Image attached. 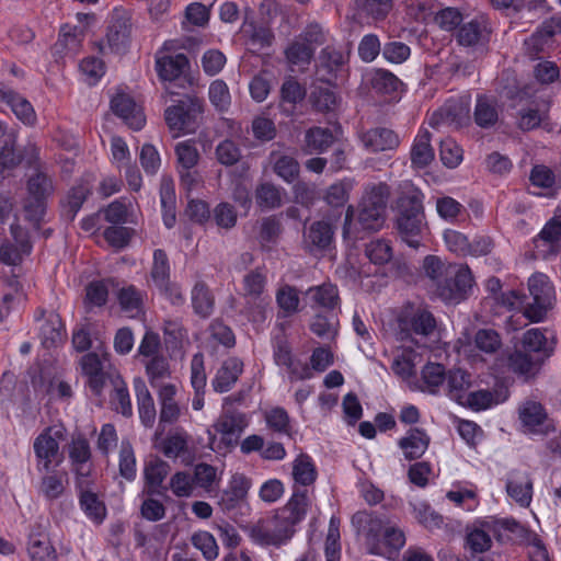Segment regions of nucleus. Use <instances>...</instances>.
<instances>
[{
	"instance_id": "1",
	"label": "nucleus",
	"mask_w": 561,
	"mask_h": 561,
	"mask_svg": "<svg viewBox=\"0 0 561 561\" xmlns=\"http://www.w3.org/2000/svg\"><path fill=\"white\" fill-rule=\"evenodd\" d=\"M311 499L307 490L297 488L289 501L274 515L260 519L251 527V538L264 546H282L291 539L296 533V526L305 518Z\"/></svg>"
},
{
	"instance_id": "2",
	"label": "nucleus",
	"mask_w": 561,
	"mask_h": 561,
	"mask_svg": "<svg viewBox=\"0 0 561 561\" xmlns=\"http://www.w3.org/2000/svg\"><path fill=\"white\" fill-rule=\"evenodd\" d=\"M528 290L531 301H524L519 294L511 291L514 300L507 298L504 301L511 308L520 304L524 308V314L533 322L541 321L549 309L552 308L556 300L554 288L549 277L542 273H536L528 279Z\"/></svg>"
},
{
	"instance_id": "3",
	"label": "nucleus",
	"mask_w": 561,
	"mask_h": 561,
	"mask_svg": "<svg viewBox=\"0 0 561 561\" xmlns=\"http://www.w3.org/2000/svg\"><path fill=\"white\" fill-rule=\"evenodd\" d=\"M204 102L196 95L185 94L164 111V119L173 137L193 134L203 122Z\"/></svg>"
},
{
	"instance_id": "4",
	"label": "nucleus",
	"mask_w": 561,
	"mask_h": 561,
	"mask_svg": "<svg viewBox=\"0 0 561 561\" xmlns=\"http://www.w3.org/2000/svg\"><path fill=\"white\" fill-rule=\"evenodd\" d=\"M389 197L390 187L383 182L370 183L365 187L357 214L362 230L377 231L382 227Z\"/></svg>"
},
{
	"instance_id": "5",
	"label": "nucleus",
	"mask_w": 561,
	"mask_h": 561,
	"mask_svg": "<svg viewBox=\"0 0 561 561\" xmlns=\"http://www.w3.org/2000/svg\"><path fill=\"white\" fill-rule=\"evenodd\" d=\"M473 285V276L468 265L449 264L445 277L439 280L436 294L444 301L459 304L465 300Z\"/></svg>"
},
{
	"instance_id": "6",
	"label": "nucleus",
	"mask_w": 561,
	"mask_h": 561,
	"mask_svg": "<svg viewBox=\"0 0 561 561\" xmlns=\"http://www.w3.org/2000/svg\"><path fill=\"white\" fill-rule=\"evenodd\" d=\"M353 522L363 528L369 553L381 556L383 551L381 550L382 545L386 543V527H388L391 522L364 512L355 514Z\"/></svg>"
},
{
	"instance_id": "7",
	"label": "nucleus",
	"mask_w": 561,
	"mask_h": 561,
	"mask_svg": "<svg viewBox=\"0 0 561 561\" xmlns=\"http://www.w3.org/2000/svg\"><path fill=\"white\" fill-rule=\"evenodd\" d=\"M274 360L278 366L287 369L291 380H304L312 377V371L306 363L295 359L291 347L285 335H278L274 339L273 344Z\"/></svg>"
},
{
	"instance_id": "8",
	"label": "nucleus",
	"mask_w": 561,
	"mask_h": 561,
	"mask_svg": "<svg viewBox=\"0 0 561 561\" xmlns=\"http://www.w3.org/2000/svg\"><path fill=\"white\" fill-rule=\"evenodd\" d=\"M190 67L188 58L184 54H176L174 56H164L157 60V71L159 77L169 81L165 87V93L168 95H178L175 90V81L185 72Z\"/></svg>"
},
{
	"instance_id": "9",
	"label": "nucleus",
	"mask_w": 561,
	"mask_h": 561,
	"mask_svg": "<svg viewBox=\"0 0 561 561\" xmlns=\"http://www.w3.org/2000/svg\"><path fill=\"white\" fill-rule=\"evenodd\" d=\"M247 415L232 409H225L217 422L214 424L216 432L222 435L227 445L237 444L241 433L248 426Z\"/></svg>"
},
{
	"instance_id": "10",
	"label": "nucleus",
	"mask_w": 561,
	"mask_h": 561,
	"mask_svg": "<svg viewBox=\"0 0 561 561\" xmlns=\"http://www.w3.org/2000/svg\"><path fill=\"white\" fill-rule=\"evenodd\" d=\"M111 108L134 130L141 129L146 123L142 108L128 94H116L111 101Z\"/></svg>"
},
{
	"instance_id": "11",
	"label": "nucleus",
	"mask_w": 561,
	"mask_h": 561,
	"mask_svg": "<svg viewBox=\"0 0 561 561\" xmlns=\"http://www.w3.org/2000/svg\"><path fill=\"white\" fill-rule=\"evenodd\" d=\"M36 320H42L39 327V337L42 345L46 348L56 347L65 340V330L59 314L45 310H39L35 316Z\"/></svg>"
},
{
	"instance_id": "12",
	"label": "nucleus",
	"mask_w": 561,
	"mask_h": 561,
	"mask_svg": "<svg viewBox=\"0 0 561 561\" xmlns=\"http://www.w3.org/2000/svg\"><path fill=\"white\" fill-rule=\"evenodd\" d=\"M364 147L373 152L396 149L399 146L398 135L388 128H371L360 136Z\"/></svg>"
},
{
	"instance_id": "13",
	"label": "nucleus",
	"mask_w": 561,
	"mask_h": 561,
	"mask_svg": "<svg viewBox=\"0 0 561 561\" xmlns=\"http://www.w3.org/2000/svg\"><path fill=\"white\" fill-rule=\"evenodd\" d=\"M0 102L7 103L23 124L33 126L36 123V113L32 104L13 90L0 87Z\"/></svg>"
},
{
	"instance_id": "14",
	"label": "nucleus",
	"mask_w": 561,
	"mask_h": 561,
	"mask_svg": "<svg viewBox=\"0 0 561 561\" xmlns=\"http://www.w3.org/2000/svg\"><path fill=\"white\" fill-rule=\"evenodd\" d=\"M243 371V363L237 357H229L217 370L211 386L216 392L224 393L229 391L237 382Z\"/></svg>"
},
{
	"instance_id": "15",
	"label": "nucleus",
	"mask_w": 561,
	"mask_h": 561,
	"mask_svg": "<svg viewBox=\"0 0 561 561\" xmlns=\"http://www.w3.org/2000/svg\"><path fill=\"white\" fill-rule=\"evenodd\" d=\"M130 36V22L124 15H114L107 27L106 41L108 48L115 53L126 50Z\"/></svg>"
},
{
	"instance_id": "16",
	"label": "nucleus",
	"mask_w": 561,
	"mask_h": 561,
	"mask_svg": "<svg viewBox=\"0 0 561 561\" xmlns=\"http://www.w3.org/2000/svg\"><path fill=\"white\" fill-rule=\"evenodd\" d=\"M82 37L83 31L78 26L64 25L53 47L54 55L60 58L76 55L81 48Z\"/></svg>"
},
{
	"instance_id": "17",
	"label": "nucleus",
	"mask_w": 561,
	"mask_h": 561,
	"mask_svg": "<svg viewBox=\"0 0 561 561\" xmlns=\"http://www.w3.org/2000/svg\"><path fill=\"white\" fill-rule=\"evenodd\" d=\"M397 230L402 239L409 247L417 249L422 243V233L426 227L425 219L397 216L396 219Z\"/></svg>"
},
{
	"instance_id": "18",
	"label": "nucleus",
	"mask_w": 561,
	"mask_h": 561,
	"mask_svg": "<svg viewBox=\"0 0 561 561\" xmlns=\"http://www.w3.org/2000/svg\"><path fill=\"white\" fill-rule=\"evenodd\" d=\"M542 362V357L534 356L522 350H515L506 358L508 370L526 378L535 376Z\"/></svg>"
},
{
	"instance_id": "19",
	"label": "nucleus",
	"mask_w": 561,
	"mask_h": 561,
	"mask_svg": "<svg viewBox=\"0 0 561 561\" xmlns=\"http://www.w3.org/2000/svg\"><path fill=\"white\" fill-rule=\"evenodd\" d=\"M507 494L520 506L527 507L531 502L533 482L528 473L514 471L506 482Z\"/></svg>"
},
{
	"instance_id": "20",
	"label": "nucleus",
	"mask_w": 561,
	"mask_h": 561,
	"mask_svg": "<svg viewBox=\"0 0 561 561\" xmlns=\"http://www.w3.org/2000/svg\"><path fill=\"white\" fill-rule=\"evenodd\" d=\"M500 118V107L494 98L480 95L477 99L473 119L474 123L484 129L494 127Z\"/></svg>"
},
{
	"instance_id": "21",
	"label": "nucleus",
	"mask_w": 561,
	"mask_h": 561,
	"mask_svg": "<svg viewBox=\"0 0 561 561\" xmlns=\"http://www.w3.org/2000/svg\"><path fill=\"white\" fill-rule=\"evenodd\" d=\"M170 470V465L160 458L148 461L144 469L146 493L149 495L161 494L160 488Z\"/></svg>"
},
{
	"instance_id": "22",
	"label": "nucleus",
	"mask_w": 561,
	"mask_h": 561,
	"mask_svg": "<svg viewBox=\"0 0 561 561\" xmlns=\"http://www.w3.org/2000/svg\"><path fill=\"white\" fill-rule=\"evenodd\" d=\"M134 389L137 398L139 417L141 420V423L146 427H152L157 417L153 398L150 391L148 390L145 381L140 378L135 379Z\"/></svg>"
},
{
	"instance_id": "23",
	"label": "nucleus",
	"mask_w": 561,
	"mask_h": 561,
	"mask_svg": "<svg viewBox=\"0 0 561 561\" xmlns=\"http://www.w3.org/2000/svg\"><path fill=\"white\" fill-rule=\"evenodd\" d=\"M430 444L427 434L417 427L410 428L408 435L399 440V446L408 460L421 458Z\"/></svg>"
},
{
	"instance_id": "24",
	"label": "nucleus",
	"mask_w": 561,
	"mask_h": 561,
	"mask_svg": "<svg viewBox=\"0 0 561 561\" xmlns=\"http://www.w3.org/2000/svg\"><path fill=\"white\" fill-rule=\"evenodd\" d=\"M28 556L32 561H55L57 552L44 530L33 531L28 538Z\"/></svg>"
},
{
	"instance_id": "25",
	"label": "nucleus",
	"mask_w": 561,
	"mask_h": 561,
	"mask_svg": "<svg viewBox=\"0 0 561 561\" xmlns=\"http://www.w3.org/2000/svg\"><path fill=\"white\" fill-rule=\"evenodd\" d=\"M191 300L194 312L206 319L215 309V296L204 280H197L191 291Z\"/></svg>"
},
{
	"instance_id": "26",
	"label": "nucleus",
	"mask_w": 561,
	"mask_h": 561,
	"mask_svg": "<svg viewBox=\"0 0 561 561\" xmlns=\"http://www.w3.org/2000/svg\"><path fill=\"white\" fill-rule=\"evenodd\" d=\"M176 387L171 383L163 385L159 389L158 397L161 405L159 426H161L162 423L172 424L179 420L181 409L174 399Z\"/></svg>"
},
{
	"instance_id": "27",
	"label": "nucleus",
	"mask_w": 561,
	"mask_h": 561,
	"mask_svg": "<svg viewBox=\"0 0 561 561\" xmlns=\"http://www.w3.org/2000/svg\"><path fill=\"white\" fill-rule=\"evenodd\" d=\"M435 153L431 145V134L428 130H422L417 134L411 148V163L416 169H423L431 164Z\"/></svg>"
},
{
	"instance_id": "28",
	"label": "nucleus",
	"mask_w": 561,
	"mask_h": 561,
	"mask_svg": "<svg viewBox=\"0 0 561 561\" xmlns=\"http://www.w3.org/2000/svg\"><path fill=\"white\" fill-rule=\"evenodd\" d=\"M306 295L311 299L312 307L333 310L340 305L339 289L331 283L310 287Z\"/></svg>"
},
{
	"instance_id": "29",
	"label": "nucleus",
	"mask_w": 561,
	"mask_h": 561,
	"mask_svg": "<svg viewBox=\"0 0 561 561\" xmlns=\"http://www.w3.org/2000/svg\"><path fill=\"white\" fill-rule=\"evenodd\" d=\"M317 476V469L311 458L306 454L299 455L293 465V478L296 483L294 491L297 488L308 491L307 486L314 483Z\"/></svg>"
},
{
	"instance_id": "30",
	"label": "nucleus",
	"mask_w": 561,
	"mask_h": 561,
	"mask_svg": "<svg viewBox=\"0 0 561 561\" xmlns=\"http://www.w3.org/2000/svg\"><path fill=\"white\" fill-rule=\"evenodd\" d=\"M250 488V481L243 474H234L231 478L229 488L224 491L219 504L224 510H231L244 500Z\"/></svg>"
},
{
	"instance_id": "31",
	"label": "nucleus",
	"mask_w": 561,
	"mask_h": 561,
	"mask_svg": "<svg viewBox=\"0 0 561 561\" xmlns=\"http://www.w3.org/2000/svg\"><path fill=\"white\" fill-rule=\"evenodd\" d=\"M335 138L328 128L311 127L305 134L304 151L306 153H321L331 147Z\"/></svg>"
},
{
	"instance_id": "32",
	"label": "nucleus",
	"mask_w": 561,
	"mask_h": 561,
	"mask_svg": "<svg viewBox=\"0 0 561 561\" xmlns=\"http://www.w3.org/2000/svg\"><path fill=\"white\" fill-rule=\"evenodd\" d=\"M34 450L38 459V469L48 471L58 454L59 445L50 435L41 434L34 442Z\"/></svg>"
},
{
	"instance_id": "33",
	"label": "nucleus",
	"mask_w": 561,
	"mask_h": 561,
	"mask_svg": "<svg viewBox=\"0 0 561 561\" xmlns=\"http://www.w3.org/2000/svg\"><path fill=\"white\" fill-rule=\"evenodd\" d=\"M334 236L332 225L327 220L314 221L305 233V241L308 245L319 250L327 249Z\"/></svg>"
},
{
	"instance_id": "34",
	"label": "nucleus",
	"mask_w": 561,
	"mask_h": 561,
	"mask_svg": "<svg viewBox=\"0 0 561 561\" xmlns=\"http://www.w3.org/2000/svg\"><path fill=\"white\" fill-rule=\"evenodd\" d=\"M446 380L447 394L460 404L471 387L470 374L463 369L455 368L448 371Z\"/></svg>"
},
{
	"instance_id": "35",
	"label": "nucleus",
	"mask_w": 561,
	"mask_h": 561,
	"mask_svg": "<svg viewBox=\"0 0 561 561\" xmlns=\"http://www.w3.org/2000/svg\"><path fill=\"white\" fill-rule=\"evenodd\" d=\"M357 13L375 22L383 21L393 8L394 0H354Z\"/></svg>"
},
{
	"instance_id": "36",
	"label": "nucleus",
	"mask_w": 561,
	"mask_h": 561,
	"mask_svg": "<svg viewBox=\"0 0 561 561\" xmlns=\"http://www.w3.org/2000/svg\"><path fill=\"white\" fill-rule=\"evenodd\" d=\"M398 215L425 219L423 195L417 190L402 193L397 201Z\"/></svg>"
},
{
	"instance_id": "37",
	"label": "nucleus",
	"mask_w": 561,
	"mask_h": 561,
	"mask_svg": "<svg viewBox=\"0 0 561 561\" xmlns=\"http://www.w3.org/2000/svg\"><path fill=\"white\" fill-rule=\"evenodd\" d=\"M112 385L111 404L114 410L122 413L124 416L133 415V405L129 397L127 386L119 376L110 379Z\"/></svg>"
},
{
	"instance_id": "38",
	"label": "nucleus",
	"mask_w": 561,
	"mask_h": 561,
	"mask_svg": "<svg viewBox=\"0 0 561 561\" xmlns=\"http://www.w3.org/2000/svg\"><path fill=\"white\" fill-rule=\"evenodd\" d=\"M547 415L542 405L538 402L528 401L519 410V419L531 432L546 433L548 427L541 428Z\"/></svg>"
},
{
	"instance_id": "39",
	"label": "nucleus",
	"mask_w": 561,
	"mask_h": 561,
	"mask_svg": "<svg viewBox=\"0 0 561 561\" xmlns=\"http://www.w3.org/2000/svg\"><path fill=\"white\" fill-rule=\"evenodd\" d=\"M270 159L273 163V171L287 183H293L299 175V163L290 156L272 152Z\"/></svg>"
},
{
	"instance_id": "40",
	"label": "nucleus",
	"mask_w": 561,
	"mask_h": 561,
	"mask_svg": "<svg viewBox=\"0 0 561 561\" xmlns=\"http://www.w3.org/2000/svg\"><path fill=\"white\" fill-rule=\"evenodd\" d=\"M547 339L540 329L527 330L522 339V351L531 354L534 356L549 357L551 350L546 347Z\"/></svg>"
},
{
	"instance_id": "41",
	"label": "nucleus",
	"mask_w": 561,
	"mask_h": 561,
	"mask_svg": "<svg viewBox=\"0 0 561 561\" xmlns=\"http://www.w3.org/2000/svg\"><path fill=\"white\" fill-rule=\"evenodd\" d=\"M55 191L51 176L44 170L37 169L27 181V193L47 199Z\"/></svg>"
},
{
	"instance_id": "42",
	"label": "nucleus",
	"mask_w": 561,
	"mask_h": 561,
	"mask_svg": "<svg viewBox=\"0 0 561 561\" xmlns=\"http://www.w3.org/2000/svg\"><path fill=\"white\" fill-rule=\"evenodd\" d=\"M89 194L90 187L84 183L71 187L68 192L66 203L62 204V215L68 220H73Z\"/></svg>"
},
{
	"instance_id": "43",
	"label": "nucleus",
	"mask_w": 561,
	"mask_h": 561,
	"mask_svg": "<svg viewBox=\"0 0 561 561\" xmlns=\"http://www.w3.org/2000/svg\"><path fill=\"white\" fill-rule=\"evenodd\" d=\"M161 451L168 458L185 457L188 454V436L183 432H175L167 436L161 443ZM185 460V458H183Z\"/></svg>"
},
{
	"instance_id": "44",
	"label": "nucleus",
	"mask_w": 561,
	"mask_h": 561,
	"mask_svg": "<svg viewBox=\"0 0 561 561\" xmlns=\"http://www.w3.org/2000/svg\"><path fill=\"white\" fill-rule=\"evenodd\" d=\"M445 367L438 363H428L422 368L423 390L436 394L446 380Z\"/></svg>"
},
{
	"instance_id": "45",
	"label": "nucleus",
	"mask_w": 561,
	"mask_h": 561,
	"mask_svg": "<svg viewBox=\"0 0 561 561\" xmlns=\"http://www.w3.org/2000/svg\"><path fill=\"white\" fill-rule=\"evenodd\" d=\"M405 545V535L394 523L386 527V543L382 545L381 557L394 559Z\"/></svg>"
},
{
	"instance_id": "46",
	"label": "nucleus",
	"mask_w": 561,
	"mask_h": 561,
	"mask_svg": "<svg viewBox=\"0 0 561 561\" xmlns=\"http://www.w3.org/2000/svg\"><path fill=\"white\" fill-rule=\"evenodd\" d=\"M69 457L73 463L77 465V472L81 476H87L89 470H84L85 463L90 460L91 450L87 438H73L69 446Z\"/></svg>"
},
{
	"instance_id": "47",
	"label": "nucleus",
	"mask_w": 561,
	"mask_h": 561,
	"mask_svg": "<svg viewBox=\"0 0 561 561\" xmlns=\"http://www.w3.org/2000/svg\"><path fill=\"white\" fill-rule=\"evenodd\" d=\"M310 102L318 112H332L337 106V98L332 88L314 87L310 93Z\"/></svg>"
},
{
	"instance_id": "48",
	"label": "nucleus",
	"mask_w": 561,
	"mask_h": 561,
	"mask_svg": "<svg viewBox=\"0 0 561 561\" xmlns=\"http://www.w3.org/2000/svg\"><path fill=\"white\" fill-rule=\"evenodd\" d=\"M370 84L378 93L392 94L399 90L402 83L392 72L376 69L371 76Z\"/></svg>"
},
{
	"instance_id": "49",
	"label": "nucleus",
	"mask_w": 561,
	"mask_h": 561,
	"mask_svg": "<svg viewBox=\"0 0 561 561\" xmlns=\"http://www.w3.org/2000/svg\"><path fill=\"white\" fill-rule=\"evenodd\" d=\"M547 117V108L545 106H530L522 108L518 112L517 126L523 131H529L540 126Z\"/></svg>"
},
{
	"instance_id": "50",
	"label": "nucleus",
	"mask_w": 561,
	"mask_h": 561,
	"mask_svg": "<svg viewBox=\"0 0 561 561\" xmlns=\"http://www.w3.org/2000/svg\"><path fill=\"white\" fill-rule=\"evenodd\" d=\"M150 276L154 284L162 288L168 285L170 278V263L167 253L157 249L153 252V262L150 271Z\"/></svg>"
},
{
	"instance_id": "51",
	"label": "nucleus",
	"mask_w": 561,
	"mask_h": 561,
	"mask_svg": "<svg viewBox=\"0 0 561 561\" xmlns=\"http://www.w3.org/2000/svg\"><path fill=\"white\" fill-rule=\"evenodd\" d=\"M119 474L128 481L136 478V457L129 440L123 439L119 448Z\"/></svg>"
},
{
	"instance_id": "52",
	"label": "nucleus",
	"mask_w": 561,
	"mask_h": 561,
	"mask_svg": "<svg viewBox=\"0 0 561 561\" xmlns=\"http://www.w3.org/2000/svg\"><path fill=\"white\" fill-rule=\"evenodd\" d=\"M145 365L149 382L156 387L157 382L170 376V367L168 359L163 355L141 359Z\"/></svg>"
},
{
	"instance_id": "53",
	"label": "nucleus",
	"mask_w": 561,
	"mask_h": 561,
	"mask_svg": "<svg viewBox=\"0 0 561 561\" xmlns=\"http://www.w3.org/2000/svg\"><path fill=\"white\" fill-rule=\"evenodd\" d=\"M299 295L296 287L284 285L276 293V302L285 317L291 316L298 311Z\"/></svg>"
},
{
	"instance_id": "54",
	"label": "nucleus",
	"mask_w": 561,
	"mask_h": 561,
	"mask_svg": "<svg viewBox=\"0 0 561 561\" xmlns=\"http://www.w3.org/2000/svg\"><path fill=\"white\" fill-rule=\"evenodd\" d=\"M365 254L371 263L382 265L391 260L392 248L388 241L377 239L366 244Z\"/></svg>"
},
{
	"instance_id": "55",
	"label": "nucleus",
	"mask_w": 561,
	"mask_h": 561,
	"mask_svg": "<svg viewBox=\"0 0 561 561\" xmlns=\"http://www.w3.org/2000/svg\"><path fill=\"white\" fill-rule=\"evenodd\" d=\"M486 31L485 25H483L478 20H472L466 24H463L457 34V41L460 45L463 46H473L480 43L483 38L484 32Z\"/></svg>"
},
{
	"instance_id": "56",
	"label": "nucleus",
	"mask_w": 561,
	"mask_h": 561,
	"mask_svg": "<svg viewBox=\"0 0 561 561\" xmlns=\"http://www.w3.org/2000/svg\"><path fill=\"white\" fill-rule=\"evenodd\" d=\"M476 347L486 354L496 353L502 346L500 334L492 329H480L474 335Z\"/></svg>"
},
{
	"instance_id": "57",
	"label": "nucleus",
	"mask_w": 561,
	"mask_h": 561,
	"mask_svg": "<svg viewBox=\"0 0 561 561\" xmlns=\"http://www.w3.org/2000/svg\"><path fill=\"white\" fill-rule=\"evenodd\" d=\"M256 203L262 208L273 209L282 205V193L272 183L261 184L255 192Z\"/></svg>"
},
{
	"instance_id": "58",
	"label": "nucleus",
	"mask_w": 561,
	"mask_h": 561,
	"mask_svg": "<svg viewBox=\"0 0 561 561\" xmlns=\"http://www.w3.org/2000/svg\"><path fill=\"white\" fill-rule=\"evenodd\" d=\"M192 545L198 549L207 561H214L218 557V545L215 537L208 531H198L192 536Z\"/></svg>"
},
{
	"instance_id": "59",
	"label": "nucleus",
	"mask_w": 561,
	"mask_h": 561,
	"mask_svg": "<svg viewBox=\"0 0 561 561\" xmlns=\"http://www.w3.org/2000/svg\"><path fill=\"white\" fill-rule=\"evenodd\" d=\"M314 47L304 43L300 38L293 42L286 49L287 60L293 65H308L313 57Z\"/></svg>"
},
{
	"instance_id": "60",
	"label": "nucleus",
	"mask_w": 561,
	"mask_h": 561,
	"mask_svg": "<svg viewBox=\"0 0 561 561\" xmlns=\"http://www.w3.org/2000/svg\"><path fill=\"white\" fill-rule=\"evenodd\" d=\"M80 506L90 518L96 522H102L105 517L106 510L103 502L91 491L81 492Z\"/></svg>"
},
{
	"instance_id": "61",
	"label": "nucleus",
	"mask_w": 561,
	"mask_h": 561,
	"mask_svg": "<svg viewBox=\"0 0 561 561\" xmlns=\"http://www.w3.org/2000/svg\"><path fill=\"white\" fill-rule=\"evenodd\" d=\"M462 149L451 138H445L439 145V156L444 165L447 168H456L462 161Z\"/></svg>"
},
{
	"instance_id": "62",
	"label": "nucleus",
	"mask_w": 561,
	"mask_h": 561,
	"mask_svg": "<svg viewBox=\"0 0 561 561\" xmlns=\"http://www.w3.org/2000/svg\"><path fill=\"white\" fill-rule=\"evenodd\" d=\"M414 516L420 524L427 529H437L443 524V516L435 512L427 503L421 502L413 505Z\"/></svg>"
},
{
	"instance_id": "63",
	"label": "nucleus",
	"mask_w": 561,
	"mask_h": 561,
	"mask_svg": "<svg viewBox=\"0 0 561 561\" xmlns=\"http://www.w3.org/2000/svg\"><path fill=\"white\" fill-rule=\"evenodd\" d=\"M306 96V89L294 78L285 80L280 88L282 106L289 104L291 110Z\"/></svg>"
},
{
	"instance_id": "64",
	"label": "nucleus",
	"mask_w": 561,
	"mask_h": 561,
	"mask_svg": "<svg viewBox=\"0 0 561 561\" xmlns=\"http://www.w3.org/2000/svg\"><path fill=\"white\" fill-rule=\"evenodd\" d=\"M215 154L218 162L226 167L234 165L241 159L240 148L230 139L220 141L216 147Z\"/></svg>"
}]
</instances>
